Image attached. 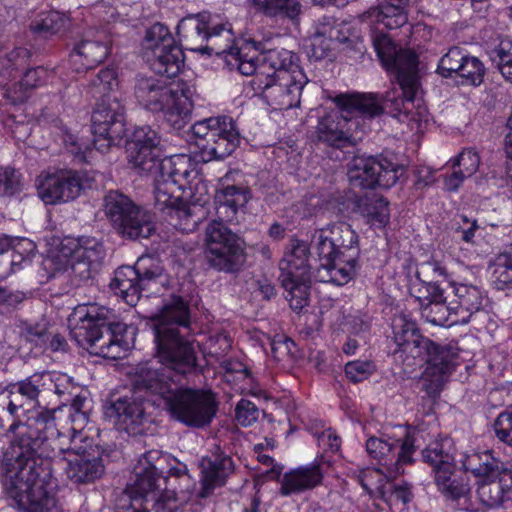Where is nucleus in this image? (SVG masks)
<instances>
[{"label": "nucleus", "mask_w": 512, "mask_h": 512, "mask_svg": "<svg viewBox=\"0 0 512 512\" xmlns=\"http://www.w3.org/2000/svg\"><path fill=\"white\" fill-rule=\"evenodd\" d=\"M164 317L171 323L155 326L156 358L162 365L150 362L137 364L135 385L146 389L163 403L172 418L189 427L202 428L212 421L217 411L211 391L178 387L182 377L200 373L197 355L192 342L179 334L176 326L189 324V306L176 297L166 307Z\"/></svg>", "instance_id": "f257e3e1"}, {"label": "nucleus", "mask_w": 512, "mask_h": 512, "mask_svg": "<svg viewBox=\"0 0 512 512\" xmlns=\"http://www.w3.org/2000/svg\"><path fill=\"white\" fill-rule=\"evenodd\" d=\"M238 57V70L252 76L251 87L274 109L298 107L308 79L298 64V57L286 49H271L257 53L253 44L243 47Z\"/></svg>", "instance_id": "f03ea898"}, {"label": "nucleus", "mask_w": 512, "mask_h": 512, "mask_svg": "<svg viewBox=\"0 0 512 512\" xmlns=\"http://www.w3.org/2000/svg\"><path fill=\"white\" fill-rule=\"evenodd\" d=\"M395 348L393 361L405 373L426 365L422 373L423 390L428 397L437 398L444 384L456 368L457 350L450 345H441L421 334L415 321L400 314L392 320Z\"/></svg>", "instance_id": "7ed1b4c3"}, {"label": "nucleus", "mask_w": 512, "mask_h": 512, "mask_svg": "<svg viewBox=\"0 0 512 512\" xmlns=\"http://www.w3.org/2000/svg\"><path fill=\"white\" fill-rule=\"evenodd\" d=\"M372 27L373 47L383 66L395 73L399 88L388 90L382 103L392 115L410 128L421 130L429 121V112L418 97L420 91L418 57L409 49H397L393 41L380 28L381 24H368Z\"/></svg>", "instance_id": "20e7f679"}, {"label": "nucleus", "mask_w": 512, "mask_h": 512, "mask_svg": "<svg viewBox=\"0 0 512 512\" xmlns=\"http://www.w3.org/2000/svg\"><path fill=\"white\" fill-rule=\"evenodd\" d=\"M67 318L69 336L90 354L107 359H120L133 344L135 328L116 320L106 307L79 304Z\"/></svg>", "instance_id": "39448f33"}, {"label": "nucleus", "mask_w": 512, "mask_h": 512, "mask_svg": "<svg viewBox=\"0 0 512 512\" xmlns=\"http://www.w3.org/2000/svg\"><path fill=\"white\" fill-rule=\"evenodd\" d=\"M69 392L71 403L68 419L71 423L66 447V476L75 483L87 484L101 478L105 465L100 447L86 430L89 421V392L76 386Z\"/></svg>", "instance_id": "423d86ee"}, {"label": "nucleus", "mask_w": 512, "mask_h": 512, "mask_svg": "<svg viewBox=\"0 0 512 512\" xmlns=\"http://www.w3.org/2000/svg\"><path fill=\"white\" fill-rule=\"evenodd\" d=\"M194 95V85L180 79L139 76L134 86L138 104L151 112H162L174 129H181L189 122Z\"/></svg>", "instance_id": "0eeeda50"}, {"label": "nucleus", "mask_w": 512, "mask_h": 512, "mask_svg": "<svg viewBox=\"0 0 512 512\" xmlns=\"http://www.w3.org/2000/svg\"><path fill=\"white\" fill-rule=\"evenodd\" d=\"M177 34L190 50L201 53L225 55V59L231 67L238 69V57L241 56L243 47L253 44V49L261 53L262 44L254 40H244L240 45L234 46V35L229 23L213 21L207 12L190 15L183 18L177 25Z\"/></svg>", "instance_id": "6e6552de"}, {"label": "nucleus", "mask_w": 512, "mask_h": 512, "mask_svg": "<svg viewBox=\"0 0 512 512\" xmlns=\"http://www.w3.org/2000/svg\"><path fill=\"white\" fill-rule=\"evenodd\" d=\"M337 109L320 117L316 133L318 139L332 147L342 148L354 144L358 121L355 113L374 117L380 115L385 105L377 94H340L334 98Z\"/></svg>", "instance_id": "1a4fd4ad"}, {"label": "nucleus", "mask_w": 512, "mask_h": 512, "mask_svg": "<svg viewBox=\"0 0 512 512\" xmlns=\"http://www.w3.org/2000/svg\"><path fill=\"white\" fill-rule=\"evenodd\" d=\"M17 471L12 478L10 496L25 512H49L55 506L57 487L49 459L19 456Z\"/></svg>", "instance_id": "9d476101"}, {"label": "nucleus", "mask_w": 512, "mask_h": 512, "mask_svg": "<svg viewBox=\"0 0 512 512\" xmlns=\"http://www.w3.org/2000/svg\"><path fill=\"white\" fill-rule=\"evenodd\" d=\"M169 283L161 261L146 255L138 258L134 266H121L114 272L110 288L128 305L135 306L142 293L159 294Z\"/></svg>", "instance_id": "9b49d317"}, {"label": "nucleus", "mask_w": 512, "mask_h": 512, "mask_svg": "<svg viewBox=\"0 0 512 512\" xmlns=\"http://www.w3.org/2000/svg\"><path fill=\"white\" fill-rule=\"evenodd\" d=\"M153 460H161L159 451L153 450L144 454L142 461L147 466L136 472L134 482L127 486L125 492L132 502H145L146 506L152 502L151 512H175L178 509L176 493L167 489V478Z\"/></svg>", "instance_id": "f8f14e48"}, {"label": "nucleus", "mask_w": 512, "mask_h": 512, "mask_svg": "<svg viewBox=\"0 0 512 512\" xmlns=\"http://www.w3.org/2000/svg\"><path fill=\"white\" fill-rule=\"evenodd\" d=\"M463 466L480 479L477 493L484 505L499 507L503 504L512 484V470L507 463L487 450L467 456Z\"/></svg>", "instance_id": "ddd939ff"}, {"label": "nucleus", "mask_w": 512, "mask_h": 512, "mask_svg": "<svg viewBox=\"0 0 512 512\" xmlns=\"http://www.w3.org/2000/svg\"><path fill=\"white\" fill-rule=\"evenodd\" d=\"M191 133L204 162L223 159L238 147L240 134L231 117L218 116L194 123Z\"/></svg>", "instance_id": "4468645a"}, {"label": "nucleus", "mask_w": 512, "mask_h": 512, "mask_svg": "<svg viewBox=\"0 0 512 512\" xmlns=\"http://www.w3.org/2000/svg\"><path fill=\"white\" fill-rule=\"evenodd\" d=\"M413 437L404 438L382 433L379 436H370L366 440L368 456L383 469L385 478H395L405 471V466L414 462L416 446Z\"/></svg>", "instance_id": "2eb2a0df"}, {"label": "nucleus", "mask_w": 512, "mask_h": 512, "mask_svg": "<svg viewBox=\"0 0 512 512\" xmlns=\"http://www.w3.org/2000/svg\"><path fill=\"white\" fill-rule=\"evenodd\" d=\"M204 245L207 265L218 272H238L246 260L240 237L228 226H207Z\"/></svg>", "instance_id": "dca6fc26"}, {"label": "nucleus", "mask_w": 512, "mask_h": 512, "mask_svg": "<svg viewBox=\"0 0 512 512\" xmlns=\"http://www.w3.org/2000/svg\"><path fill=\"white\" fill-rule=\"evenodd\" d=\"M144 58L158 74L176 76L184 63V54L168 28L156 23L147 31L143 43Z\"/></svg>", "instance_id": "f3484780"}, {"label": "nucleus", "mask_w": 512, "mask_h": 512, "mask_svg": "<svg viewBox=\"0 0 512 512\" xmlns=\"http://www.w3.org/2000/svg\"><path fill=\"white\" fill-rule=\"evenodd\" d=\"M404 167L384 157L355 156L348 165V179L353 187L390 188L403 175Z\"/></svg>", "instance_id": "a211bd4d"}, {"label": "nucleus", "mask_w": 512, "mask_h": 512, "mask_svg": "<svg viewBox=\"0 0 512 512\" xmlns=\"http://www.w3.org/2000/svg\"><path fill=\"white\" fill-rule=\"evenodd\" d=\"M91 122L93 146L100 152L118 144L126 135L124 107L117 97L99 100Z\"/></svg>", "instance_id": "6ab92c4d"}, {"label": "nucleus", "mask_w": 512, "mask_h": 512, "mask_svg": "<svg viewBox=\"0 0 512 512\" xmlns=\"http://www.w3.org/2000/svg\"><path fill=\"white\" fill-rule=\"evenodd\" d=\"M136 373L137 365L131 372L132 395L117 399L110 407L112 414L116 417L119 429L124 430L131 436L142 435L146 430L147 424L150 422L149 416L146 413L145 402L151 401L153 404L160 405L157 397L150 393V391L136 387Z\"/></svg>", "instance_id": "aec40b11"}, {"label": "nucleus", "mask_w": 512, "mask_h": 512, "mask_svg": "<svg viewBox=\"0 0 512 512\" xmlns=\"http://www.w3.org/2000/svg\"><path fill=\"white\" fill-rule=\"evenodd\" d=\"M199 488L196 498L203 500L224 487L236 472L233 457L220 445L214 444L199 460Z\"/></svg>", "instance_id": "412c9836"}, {"label": "nucleus", "mask_w": 512, "mask_h": 512, "mask_svg": "<svg viewBox=\"0 0 512 512\" xmlns=\"http://www.w3.org/2000/svg\"><path fill=\"white\" fill-rule=\"evenodd\" d=\"M434 482L438 492L448 506L463 512H484L476 507L472 497L469 479L456 469H441L434 474Z\"/></svg>", "instance_id": "4be33fe9"}, {"label": "nucleus", "mask_w": 512, "mask_h": 512, "mask_svg": "<svg viewBox=\"0 0 512 512\" xmlns=\"http://www.w3.org/2000/svg\"><path fill=\"white\" fill-rule=\"evenodd\" d=\"M104 258L103 246L94 242L90 246H82L75 240L66 243V276L75 286L91 276V269L99 265Z\"/></svg>", "instance_id": "5701e85b"}, {"label": "nucleus", "mask_w": 512, "mask_h": 512, "mask_svg": "<svg viewBox=\"0 0 512 512\" xmlns=\"http://www.w3.org/2000/svg\"><path fill=\"white\" fill-rule=\"evenodd\" d=\"M328 466L329 464L321 456L312 463L289 470L282 477L281 494L284 496L299 494L321 485L326 472L325 468Z\"/></svg>", "instance_id": "b1692460"}, {"label": "nucleus", "mask_w": 512, "mask_h": 512, "mask_svg": "<svg viewBox=\"0 0 512 512\" xmlns=\"http://www.w3.org/2000/svg\"><path fill=\"white\" fill-rule=\"evenodd\" d=\"M104 212L112 224H151L150 213L128 196L109 191L104 197Z\"/></svg>", "instance_id": "393cba45"}, {"label": "nucleus", "mask_w": 512, "mask_h": 512, "mask_svg": "<svg viewBox=\"0 0 512 512\" xmlns=\"http://www.w3.org/2000/svg\"><path fill=\"white\" fill-rule=\"evenodd\" d=\"M153 176L155 177L154 198L156 209L169 215L175 213L179 218L182 215H189L190 207L187 204V198L191 196V192L182 188L181 184L166 179L165 175Z\"/></svg>", "instance_id": "a878e982"}, {"label": "nucleus", "mask_w": 512, "mask_h": 512, "mask_svg": "<svg viewBox=\"0 0 512 512\" xmlns=\"http://www.w3.org/2000/svg\"><path fill=\"white\" fill-rule=\"evenodd\" d=\"M447 288L453 293L451 304L456 311L454 322L467 324L483 309L486 293L480 287L467 283H449Z\"/></svg>", "instance_id": "bb28decb"}, {"label": "nucleus", "mask_w": 512, "mask_h": 512, "mask_svg": "<svg viewBox=\"0 0 512 512\" xmlns=\"http://www.w3.org/2000/svg\"><path fill=\"white\" fill-rule=\"evenodd\" d=\"M279 277L311 278L310 248L306 241L292 238L279 263Z\"/></svg>", "instance_id": "cd10ccee"}, {"label": "nucleus", "mask_w": 512, "mask_h": 512, "mask_svg": "<svg viewBox=\"0 0 512 512\" xmlns=\"http://www.w3.org/2000/svg\"><path fill=\"white\" fill-rule=\"evenodd\" d=\"M156 175H165L166 179L181 184L189 192L193 190V183L197 185L201 181L196 164L185 154L163 158Z\"/></svg>", "instance_id": "c85d7f7f"}, {"label": "nucleus", "mask_w": 512, "mask_h": 512, "mask_svg": "<svg viewBox=\"0 0 512 512\" xmlns=\"http://www.w3.org/2000/svg\"><path fill=\"white\" fill-rule=\"evenodd\" d=\"M408 0H384L379 7L370 8L361 15V21L366 24H383L384 28L396 29L408 21Z\"/></svg>", "instance_id": "c756f323"}, {"label": "nucleus", "mask_w": 512, "mask_h": 512, "mask_svg": "<svg viewBox=\"0 0 512 512\" xmlns=\"http://www.w3.org/2000/svg\"><path fill=\"white\" fill-rule=\"evenodd\" d=\"M357 267V259L343 253L334 257L330 264L317 266L314 278L319 282L343 286L354 278Z\"/></svg>", "instance_id": "7c9ffc66"}, {"label": "nucleus", "mask_w": 512, "mask_h": 512, "mask_svg": "<svg viewBox=\"0 0 512 512\" xmlns=\"http://www.w3.org/2000/svg\"><path fill=\"white\" fill-rule=\"evenodd\" d=\"M248 198L249 192L244 187L226 185L218 188L215 194L218 220H213L212 224L231 222L238 209L247 203Z\"/></svg>", "instance_id": "2f4dec72"}, {"label": "nucleus", "mask_w": 512, "mask_h": 512, "mask_svg": "<svg viewBox=\"0 0 512 512\" xmlns=\"http://www.w3.org/2000/svg\"><path fill=\"white\" fill-rule=\"evenodd\" d=\"M61 407L62 405H59L56 408L43 411L34 420L33 424H29L25 435L30 440L28 445L31 450L37 449L45 441L60 438L61 431L57 426L55 414L61 410Z\"/></svg>", "instance_id": "473e14b6"}, {"label": "nucleus", "mask_w": 512, "mask_h": 512, "mask_svg": "<svg viewBox=\"0 0 512 512\" xmlns=\"http://www.w3.org/2000/svg\"><path fill=\"white\" fill-rule=\"evenodd\" d=\"M109 54L107 43L101 41H82L69 55L73 70L82 72L104 61Z\"/></svg>", "instance_id": "72a5a7b5"}, {"label": "nucleus", "mask_w": 512, "mask_h": 512, "mask_svg": "<svg viewBox=\"0 0 512 512\" xmlns=\"http://www.w3.org/2000/svg\"><path fill=\"white\" fill-rule=\"evenodd\" d=\"M455 447L450 437H440L422 451L423 461L432 467L433 474L441 469H456Z\"/></svg>", "instance_id": "f704fd0d"}, {"label": "nucleus", "mask_w": 512, "mask_h": 512, "mask_svg": "<svg viewBox=\"0 0 512 512\" xmlns=\"http://www.w3.org/2000/svg\"><path fill=\"white\" fill-rule=\"evenodd\" d=\"M127 161L129 166L142 175H156L163 159L161 148H142L127 145Z\"/></svg>", "instance_id": "c9c22d12"}, {"label": "nucleus", "mask_w": 512, "mask_h": 512, "mask_svg": "<svg viewBox=\"0 0 512 512\" xmlns=\"http://www.w3.org/2000/svg\"><path fill=\"white\" fill-rule=\"evenodd\" d=\"M36 187L40 199L46 205L59 203L64 194V171L56 169L43 172L36 180Z\"/></svg>", "instance_id": "e433bc0d"}, {"label": "nucleus", "mask_w": 512, "mask_h": 512, "mask_svg": "<svg viewBox=\"0 0 512 512\" xmlns=\"http://www.w3.org/2000/svg\"><path fill=\"white\" fill-rule=\"evenodd\" d=\"M279 279L290 308L295 312H301L310 301L311 278L279 277Z\"/></svg>", "instance_id": "4c0bfd02"}, {"label": "nucleus", "mask_w": 512, "mask_h": 512, "mask_svg": "<svg viewBox=\"0 0 512 512\" xmlns=\"http://www.w3.org/2000/svg\"><path fill=\"white\" fill-rule=\"evenodd\" d=\"M421 314L427 322L433 325L453 326L460 324L459 322H454L456 311L452 307L451 300L448 303L445 301L428 302L422 307Z\"/></svg>", "instance_id": "58836bf2"}, {"label": "nucleus", "mask_w": 512, "mask_h": 512, "mask_svg": "<svg viewBox=\"0 0 512 512\" xmlns=\"http://www.w3.org/2000/svg\"><path fill=\"white\" fill-rule=\"evenodd\" d=\"M357 207L368 221L380 224H387L389 221V203L381 196L365 197L359 201Z\"/></svg>", "instance_id": "ea45409f"}, {"label": "nucleus", "mask_w": 512, "mask_h": 512, "mask_svg": "<svg viewBox=\"0 0 512 512\" xmlns=\"http://www.w3.org/2000/svg\"><path fill=\"white\" fill-rule=\"evenodd\" d=\"M492 277L498 289L512 287V242L497 256Z\"/></svg>", "instance_id": "a19ab883"}, {"label": "nucleus", "mask_w": 512, "mask_h": 512, "mask_svg": "<svg viewBox=\"0 0 512 512\" xmlns=\"http://www.w3.org/2000/svg\"><path fill=\"white\" fill-rule=\"evenodd\" d=\"M253 4L269 16L282 15L294 19L300 12L297 0H252Z\"/></svg>", "instance_id": "79ce46f5"}, {"label": "nucleus", "mask_w": 512, "mask_h": 512, "mask_svg": "<svg viewBox=\"0 0 512 512\" xmlns=\"http://www.w3.org/2000/svg\"><path fill=\"white\" fill-rule=\"evenodd\" d=\"M20 424L15 402L9 398V391L5 389L0 392V434L15 433Z\"/></svg>", "instance_id": "37998d69"}, {"label": "nucleus", "mask_w": 512, "mask_h": 512, "mask_svg": "<svg viewBox=\"0 0 512 512\" xmlns=\"http://www.w3.org/2000/svg\"><path fill=\"white\" fill-rule=\"evenodd\" d=\"M118 87L116 71L113 68H106L99 71L92 81L93 96L99 100L116 97L115 90Z\"/></svg>", "instance_id": "c03bdc74"}, {"label": "nucleus", "mask_w": 512, "mask_h": 512, "mask_svg": "<svg viewBox=\"0 0 512 512\" xmlns=\"http://www.w3.org/2000/svg\"><path fill=\"white\" fill-rule=\"evenodd\" d=\"M45 378L52 380L49 373L33 374L22 381L14 383L13 389H18V392L25 397L27 404L33 407L38 403V397L45 384Z\"/></svg>", "instance_id": "a18cd8bd"}, {"label": "nucleus", "mask_w": 512, "mask_h": 512, "mask_svg": "<svg viewBox=\"0 0 512 512\" xmlns=\"http://www.w3.org/2000/svg\"><path fill=\"white\" fill-rule=\"evenodd\" d=\"M491 59L496 63L501 75L512 83V39L503 38L493 49Z\"/></svg>", "instance_id": "49530a36"}, {"label": "nucleus", "mask_w": 512, "mask_h": 512, "mask_svg": "<svg viewBox=\"0 0 512 512\" xmlns=\"http://www.w3.org/2000/svg\"><path fill=\"white\" fill-rule=\"evenodd\" d=\"M23 186V176L19 170L10 166L0 167V197L18 195Z\"/></svg>", "instance_id": "de8ad7c7"}, {"label": "nucleus", "mask_w": 512, "mask_h": 512, "mask_svg": "<svg viewBox=\"0 0 512 512\" xmlns=\"http://www.w3.org/2000/svg\"><path fill=\"white\" fill-rule=\"evenodd\" d=\"M383 469L377 468H364L359 470L356 475L357 482L371 496L377 495L381 499V491L384 488L383 482Z\"/></svg>", "instance_id": "09e8293b"}, {"label": "nucleus", "mask_w": 512, "mask_h": 512, "mask_svg": "<svg viewBox=\"0 0 512 512\" xmlns=\"http://www.w3.org/2000/svg\"><path fill=\"white\" fill-rule=\"evenodd\" d=\"M313 241L314 250L318 256V266L328 265L331 263V260H333L334 257H338V255L344 253L337 248L335 243L328 236L324 235L323 229L315 232Z\"/></svg>", "instance_id": "8fccbe9b"}, {"label": "nucleus", "mask_w": 512, "mask_h": 512, "mask_svg": "<svg viewBox=\"0 0 512 512\" xmlns=\"http://www.w3.org/2000/svg\"><path fill=\"white\" fill-rule=\"evenodd\" d=\"M381 499L389 504H408L413 499L412 486L410 483L402 481L394 483L386 481L381 491Z\"/></svg>", "instance_id": "3c124183"}, {"label": "nucleus", "mask_w": 512, "mask_h": 512, "mask_svg": "<svg viewBox=\"0 0 512 512\" xmlns=\"http://www.w3.org/2000/svg\"><path fill=\"white\" fill-rule=\"evenodd\" d=\"M484 74L483 63L477 57L468 55L457 76L462 79L463 85L478 86L483 82Z\"/></svg>", "instance_id": "603ef678"}, {"label": "nucleus", "mask_w": 512, "mask_h": 512, "mask_svg": "<svg viewBox=\"0 0 512 512\" xmlns=\"http://www.w3.org/2000/svg\"><path fill=\"white\" fill-rule=\"evenodd\" d=\"M468 55L458 47H453L440 59L437 71L445 77L457 76Z\"/></svg>", "instance_id": "864d4df0"}, {"label": "nucleus", "mask_w": 512, "mask_h": 512, "mask_svg": "<svg viewBox=\"0 0 512 512\" xmlns=\"http://www.w3.org/2000/svg\"><path fill=\"white\" fill-rule=\"evenodd\" d=\"M92 180L93 177L86 170H66V201L77 198Z\"/></svg>", "instance_id": "5fc2aeb1"}, {"label": "nucleus", "mask_w": 512, "mask_h": 512, "mask_svg": "<svg viewBox=\"0 0 512 512\" xmlns=\"http://www.w3.org/2000/svg\"><path fill=\"white\" fill-rule=\"evenodd\" d=\"M91 153V143L88 140L66 133V158L69 156L75 164H82L89 161Z\"/></svg>", "instance_id": "6e6d98bb"}, {"label": "nucleus", "mask_w": 512, "mask_h": 512, "mask_svg": "<svg viewBox=\"0 0 512 512\" xmlns=\"http://www.w3.org/2000/svg\"><path fill=\"white\" fill-rule=\"evenodd\" d=\"M492 427L498 441L512 448V404L497 415Z\"/></svg>", "instance_id": "4d7b16f0"}, {"label": "nucleus", "mask_w": 512, "mask_h": 512, "mask_svg": "<svg viewBox=\"0 0 512 512\" xmlns=\"http://www.w3.org/2000/svg\"><path fill=\"white\" fill-rule=\"evenodd\" d=\"M48 249L46 250V258L44 266L46 269L52 270L54 273L64 270V245L60 237H51L47 240Z\"/></svg>", "instance_id": "13d9d810"}, {"label": "nucleus", "mask_w": 512, "mask_h": 512, "mask_svg": "<svg viewBox=\"0 0 512 512\" xmlns=\"http://www.w3.org/2000/svg\"><path fill=\"white\" fill-rule=\"evenodd\" d=\"M127 145L142 148H161V136L148 125L136 127L128 140Z\"/></svg>", "instance_id": "bf43d9fd"}, {"label": "nucleus", "mask_w": 512, "mask_h": 512, "mask_svg": "<svg viewBox=\"0 0 512 512\" xmlns=\"http://www.w3.org/2000/svg\"><path fill=\"white\" fill-rule=\"evenodd\" d=\"M31 31L39 36L48 37L59 29V15L55 12L42 13L30 24Z\"/></svg>", "instance_id": "052dcab7"}, {"label": "nucleus", "mask_w": 512, "mask_h": 512, "mask_svg": "<svg viewBox=\"0 0 512 512\" xmlns=\"http://www.w3.org/2000/svg\"><path fill=\"white\" fill-rule=\"evenodd\" d=\"M375 370L376 366L370 360H355L345 365L346 377L353 383L367 379Z\"/></svg>", "instance_id": "680f3d73"}, {"label": "nucleus", "mask_w": 512, "mask_h": 512, "mask_svg": "<svg viewBox=\"0 0 512 512\" xmlns=\"http://www.w3.org/2000/svg\"><path fill=\"white\" fill-rule=\"evenodd\" d=\"M296 344L284 335L276 336L271 343L272 356L277 361H289L295 357Z\"/></svg>", "instance_id": "e2e57ef3"}, {"label": "nucleus", "mask_w": 512, "mask_h": 512, "mask_svg": "<svg viewBox=\"0 0 512 512\" xmlns=\"http://www.w3.org/2000/svg\"><path fill=\"white\" fill-rule=\"evenodd\" d=\"M448 276L446 268L438 261L430 260L419 264L416 277L422 283L438 281V277L446 278Z\"/></svg>", "instance_id": "0e129e2a"}, {"label": "nucleus", "mask_w": 512, "mask_h": 512, "mask_svg": "<svg viewBox=\"0 0 512 512\" xmlns=\"http://www.w3.org/2000/svg\"><path fill=\"white\" fill-rule=\"evenodd\" d=\"M235 418L241 426H251L259 418V409L252 401L241 399L235 408Z\"/></svg>", "instance_id": "69168bd1"}, {"label": "nucleus", "mask_w": 512, "mask_h": 512, "mask_svg": "<svg viewBox=\"0 0 512 512\" xmlns=\"http://www.w3.org/2000/svg\"><path fill=\"white\" fill-rule=\"evenodd\" d=\"M480 165V157L473 149H464L457 157L453 166H458L464 176L470 177L476 173Z\"/></svg>", "instance_id": "338daca9"}, {"label": "nucleus", "mask_w": 512, "mask_h": 512, "mask_svg": "<svg viewBox=\"0 0 512 512\" xmlns=\"http://www.w3.org/2000/svg\"><path fill=\"white\" fill-rule=\"evenodd\" d=\"M335 39L323 38L320 36H309L308 54L315 60H321L328 56Z\"/></svg>", "instance_id": "774afa93"}]
</instances>
